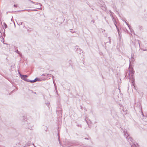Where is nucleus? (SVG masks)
Listing matches in <instances>:
<instances>
[{
    "mask_svg": "<svg viewBox=\"0 0 147 147\" xmlns=\"http://www.w3.org/2000/svg\"><path fill=\"white\" fill-rule=\"evenodd\" d=\"M123 132L125 136H126V138L128 141L129 142L131 146V145H133L134 144H135L136 145H137V143L135 142L134 141H133L132 138L129 136V135L126 131H125V130H124Z\"/></svg>",
    "mask_w": 147,
    "mask_h": 147,
    "instance_id": "f257e3e1",
    "label": "nucleus"
},
{
    "mask_svg": "<svg viewBox=\"0 0 147 147\" xmlns=\"http://www.w3.org/2000/svg\"><path fill=\"white\" fill-rule=\"evenodd\" d=\"M26 117L23 116L22 117L23 119L24 120V122L25 123V124L26 125V127L27 128H28L32 130V127L34 126V125L32 123H28V122L26 120L25 121V119H26Z\"/></svg>",
    "mask_w": 147,
    "mask_h": 147,
    "instance_id": "f03ea898",
    "label": "nucleus"
},
{
    "mask_svg": "<svg viewBox=\"0 0 147 147\" xmlns=\"http://www.w3.org/2000/svg\"><path fill=\"white\" fill-rule=\"evenodd\" d=\"M21 78L24 80L28 82H29L30 80L28 79L27 78L28 76L27 75H20Z\"/></svg>",
    "mask_w": 147,
    "mask_h": 147,
    "instance_id": "7ed1b4c3",
    "label": "nucleus"
},
{
    "mask_svg": "<svg viewBox=\"0 0 147 147\" xmlns=\"http://www.w3.org/2000/svg\"><path fill=\"white\" fill-rule=\"evenodd\" d=\"M75 49H76V52L80 54L82 50L78 46H76L75 47Z\"/></svg>",
    "mask_w": 147,
    "mask_h": 147,
    "instance_id": "20e7f679",
    "label": "nucleus"
},
{
    "mask_svg": "<svg viewBox=\"0 0 147 147\" xmlns=\"http://www.w3.org/2000/svg\"><path fill=\"white\" fill-rule=\"evenodd\" d=\"M40 81V80L39 79H38V78H36L35 79H34V80H30L29 82L30 83H34L36 82L37 81Z\"/></svg>",
    "mask_w": 147,
    "mask_h": 147,
    "instance_id": "39448f33",
    "label": "nucleus"
},
{
    "mask_svg": "<svg viewBox=\"0 0 147 147\" xmlns=\"http://www.w3.org/2000/svg\"><path fill=\"white\" fill-rule=\"evenodd\" d=\"M125 23L127 25L128 28H129V30H130L131 32H134V31L131 28V26H130L129 24H128L126 22H125Z\"/></svg>",
    "mask_w": 147,
    "mask_h": 147,
    "instance_id": "423d86ee",
    "label": "nucleus"
},
{
    "mask_svg": "<svg viewBox=\"0 0 147 147\" xmlns=\"http://www.w3.org/2000/svg\"><path fill=\"white\" fill-rule=\"evenodd\" d=\"M131 147H138V144L137 145L135 144H134L133 145H131Z\"/></svg>",
    "mask_w": 147,
    "mask_h": 147,
    "instance_id": "0eeeda50",
    "label": "nucleus"
},
{
    "mask_svg": "<svg viewBox=\"0 0 147 147\" xmlns=\"http://www.w3.org/2000/svg\"><path fill=\"white\" fill-rule=\"evenodd\" d=\"M16 53H17L18 54H19L20 56H22V54L20 53V51H18V50H17L16 51Z\"/></svg>",
    "mask_w": 147,
    "mask_h": 147,
    "instance_id": "6e6552de",
    "label": "nucleus"
},
{
    "mask_svg": "<svg viewBox=\"0 0 147 147\" xmlns=\"http://www.w3.org/2000/svg\"><path fill=\"white\" fill-rule=\"evenodd\" d=\"M114 24H115V26H116V28H117V31H118V34H119V29H118V28H117L116 25V24L115 23V22L114 23Z\"/></svg>",
    "mask_w": 147,
    "mask_h": 147,
    "instance_id": "1a4fd4ad",
    "label": "nucleus"
},
{
    "mask_svg": "<svg viewBox=\"0 0 147 147\" xmlns=\"http://www.w3.org/2000/svg\"><path fill=\"white\" fill-rule=\"evenodd\" d=\"M133 60H134L133 55L131 57V59L129 60L130 63L131 61H133Z\"/></svg>",
    "mask_w": 147,
    "mask_h": 147,
    "instance_id": "9d476101",
    "label": "nucleus"
},
{
    "mask_svg": "<svg viewBox=\"0 0 147 147\" xmlns=\"http://www.w3.org/2000/svg\"><path fill=\"white\" fill-rule=\"evenodd\" d=\"M36 5L39 4L40 5V8L39 7V8H38V9H40V8H41L42 5L40 3H36Z\"/></svg>",
    "mask_w": 147,
    "mask_h": 147,
    "instance_id": "9b49d317",
    "label": "nucleus"
},
{
    "mask_svg": "<svg viewBox=\"0 0 147 147\" xmlns=\"http://www.w3.org/2000/svg\"><path fill=\"white\" fill-rule=\"evenodd\" d=\"M110 13H111V17H112V19H114V18H113V13H112L111 11H110Z\"/></svg>",
    "mask_w": 147,
    "mask_h": 147,
    "instance_id": "f8f14e48",
    "label": "nucleus"
},
{
    "mask_svg": "<svg viewBox=\"0 0 147 147\" xmlns=\"http://www.w3.org/2000/svg\"><path fill=\"white\" fill-rule=\"evenodd\" d=\"M58 140H59V143L60 144V139H59V133L58 134Z\"/></svg>",
    "mask_w": 147,
    "mask_h": 147,
    "instance_id": "ddd939ff",
    "label": "nucleus"
},
{
    "mask_svg": "<svg viewBox=\"0 0 147 147\" xmlns=\"http://www.w3.org/2000/svg\"><path fill=\"white\" fill-rule=\"evenodd\" d=\"M4 27H5V28H7V25L5 23H4Z\"/></svg>",
    "mask_w": 147,
    "mask_h": 147,
    "instance_id": "4468645a",
    "label": "nucleus"
},
{
    "mask_svg": "<svg viewBox=\"0 0 147 147\" xmlns=\"http://www.w3.org/2000/svg\"><path fill=\"white\" fill-rule=\"evenodd\" d=\"M85 121H86V122L87 123V124H88H88H89V122H88V121H87L86 120V119H85Z\"/></svg>",
    "mask_w": 147,
    "mask_h": 147,
    "instance_id": "2eb2a0df",
    "label": "nucleus"
},
{
    "mask_svg": "<svg viewBox=\"0 0 147 147\" xmlns=\"http://www.w3.org/2000/svg\"><path fill=\"white\" fill-rule=\"evenodd\" d=\"M14 6L15 7H18V5H16V4H14Z\"/></svg>",
    "mask_w": 147,
    "mask_h": 147,
    "instance_id": "dca6fc26",
    "label": "nucleus"
},
{
    "mask_svg": "<svg viewBox=\"0 0 147 147\" xmlns=\"http://www.w3.org/2000/svg\"><path fill=\"white\" fill-rule=\"evenodd\" d=\"M46 129H45V131H47V127H45Z\"/></svg>",
    "mask_w": 147,
    "mask_h": 147,
    "instance_id": "f3484780",
    "label": "nucleus"
},
{
    "mask_svg": "<svg viewBox=\"0 0 147 147\" xmlns=\"http://www.w3.org/2000/svg\"><path fill=\"white\" fill-rule=\"evenodd\" d=\"M134 71H131V74L132 75L134 73Z\"/></svg>",
    "mask_w": 147,
    "mask_h": 147,
    "instance_id": "a211bd4d",
    "label": "nucleus"
},
{
    "mask_svg": "<svg viewBox=\"0 0 147 147\" xmlns=\"http://www.w3.org/2000/svg\"><path fill=\"white\" fill-rule=\"evenodd\" d=\"M22 23H23L22 22H20V24L22 25Z\"/></svg>",
    "mask_w": 147,
    "mask_h": 147,
    "instance_id": "6ab92c4d",
    "label": "nucleus"
},
{
    "mask_svg": "<svg viewBox=\"0 0 147 147\" xmlns=\"http://www.w3.org/2000/svg\"><path fill=\"white\" fill-rule=\"evenodd\" d=\"M91 22H93V23H94V21L93 20H92Z\"/></svg>",
    "mask_w": 147,
    "mask_h": 147,
    "instance_id": "aec40b11",
    "label": "nucleus"
},
{
    "mask_svg": "<svg viewBox=\"0 0 147 147\" xmlns=\"http://www.w3.org/2000/svg\"><path fill=\"white\" fill-rule=\"evenodd\" d=\"M137 41H138V44H139V45L140 46V43H139V40H137Z\"/></svg>",
    "mask_w": 147,
    "mask_h": 147,
    "instance_id": "412c9836",
    "label": "nucleus"
},
{
    "mask_svg": "<svg viewBox=\"0 0 147 147\" xmlns=\"http://www.w3.org/2000/svg\"><path fill=\"white\" fill-rule=\"evenodd\" d=\"M78 127H81V125H78Z\"/></svg>",
    "mask_w": 147,
    "mask_h": 147,
    "instance_id": "4be33fe9",
    "label": "nucleus"
},
{
    "mask_svg": "<svg viewBox=\"0 0 147 147\" xmlns=\"http://www.w3.org/2000/svg\"><path fill=\"white\" fill-rule=\"evenodd\" d=\"M111 40L110 39H109V43H111Z\"/></svg>",
    "mask_w": 147,
    "mask_h": 147,
    "instance_id": "5701e85b",
    "label": "nucleus"
},
{
    "mask_svg": "<svg viewBox=\"0 0 147 147\" xmlns=\"http://www.w3.org/2000/svg\"><path fill=\"white\" fill-rule=\"evenodd\" d=\"M54 85H55V88L56 90H57V88H56V86H55V84H54Z\"/></svg>",
    "mask_w": 147,
    "mask_h": 147,
    "instance_id": "b1692460",
    "label": "nucleus"
},
{
    "mask_svg": "<svg viewBox=\"0 0 147 147\" xmlns=\"http://www.w3.org/2000/svg\"><path fill=\"white\" fill-rule=\"evenodd\" d=\"M33 145H34V147H36V146H35L34 144H33Z\"/></svg>",
    "mask_w": 147,
    "mask_h": 147,
    "instance_id": "393cba45",
    "label": "nucleus"
},
{
    "mask_svg": "<svg viewBox=\"0 0 147 147\" xmlns=\"http://www.w3.org/2000/svg\"><path fill=\"white\" fill-rule=\"evenodd\" d=\"M143 50L144 51H146L147 50H145L144 49H143Z\"/></svg>",
    "mask_w": 147,
    "mask_h": 147,
    "instance_id": "a878e982",
    "label": "nucleus"
},
{
    "mask_svg": "<svg viewBox=\"0 0 147 147\" xmlns=\"http://www.w3.org/2000/svg\"><path fill=\"white\" fill-rule=\"evenodd\" d=\"M32 2L34 4H35V3H34V2H33V1H32Z\"/></svg>",
    "mask_w": 147,
    "mask_h": 147,
    "instance_id": "bb28decb",
    "label": "nucleus"
},
{
    "mask_svg": "<svg viewBox=\"0 0 147 147\" xmlns=\"http://www.w3.org/2000/svg\"><path fill=\"white\" fill-rule=\"evenodd\" d=\"M85 139H88V138H85Z\"/></svg>",
    "mask_w": 147,
    "mask_h": 147,
    "instance_id": "cd10ccee",
    "label": "nucleus"
},
{
    "mask_svg": "<svg viewBox=\"0 0 147 147\" xmlns=\"http://www.w3.org/2000/svg\"><path fill=\"white\" fill-rule=\"evenodd\" d=\"M42 76H45V75L44 74H42Z\"/></svg>",
    "mask_w": 147,
    "mask_h": 147,
    "instance_id": "c85d7f7f",
    "label": "nucleus"
},
{
    "mask_svg": "<svg viewBox=\"0 0 147 147\" xmlns=\"http://www.w3.org/2000/svg\"><path fill=\"white\" fill-rule=\"evenodd\" d=\"M36 11V10H33V11Z\"/></svg>",
    "mask_w": 147,
    "mask_h": 147,
    "instance_id": "c756f323",
    "label": "nucleus"
},
{
    "mask_svg": "<svg viewBox=\"0 0 147 147\" xmlns=\"http://www.w3.org/2000/svg\"><path fill=\"white\" fill-rule=\"evenodd\" d=\"M52 77L53 78V76H52Z\"/></svg>",
    "mask_w": 147,
    "mask_h": 147,
    "instance_id": "7c9ffc66",
    "label": "nucleus"
}]
</instances>
